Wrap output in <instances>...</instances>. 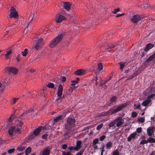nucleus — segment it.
<instances>
[{
    "label": "nucleus",
    "instance_id": "obj_47",
    "mask_svg": "<svg viewBox=\"0 0 155 155\" xmlns=\"http://www.w3.org/2000/svg\"><path fill=\"white\" fill-rule=\"evenodd\" d=\"M99 140L98 138H95L94 139L93 142V143L94 145H96L98 143Z\"/></svg>",
    "mask_w": 155,
    "mask_h": 155
},
{
    "label": "nucleus",
    "instance_id": "obj_13",
    "mask_svg": "<svg viewBox=\"0 0 155 155\" xmlns=\"http://www.w3.org/2000/svg\"><path fill=\"white\" fill-rule=\"evenodd\" d=\"M116 46V45L115 44L114 45L112 44H110L109 45L107 44L106 43H105L103 46L104 47V48L105 49L108 50V51H112L111 49L114 48Z\"/></svg>",
    "mask_w": 155,
    "mask_h": 155
},
{
    "label": "nucleus",
    "instance_id": "obj_9",
    "mask_svg": "<svg viewBox=\"0 0 155 155\" xmlns=\"http://www.w3.org/2000/svg\"><path fill=\"white\" fill-rule=\"evenodd\" d=\"M62 86L61 84H60L58 86V89L57 93V96L59 97L56 99V101H58L59 100H60V102L61 100L63 98V97H61V96L62 94Z\"/></svg>",
    "mask_w": 155,
    "mask_h": 155
},
{
    "label": "nucleus",
    "instance_id": "obj_50",
    "mask_svg": "<svg viewBox=\"0 0 155 155\" xmlns=\"http://www.w3.org/2000/svg\"><path fill=\"white\" fill-rule=\"evenodd\" d=\"M68 148L70 150H75L77 151V150H76L75 149V146H70L68 147Z\"/></svg>",
    "mask_w": 155,
    "mask_h": 155
},
{
    "label": "nucleus",
    "instance_id": "obj_48",
    "mask_svg": "<svg viewBox=\"0 0 155 155\" xmlns=\"http://www.w3.org/2000/svg\"><path fill=\"white\" fill-rule=\"evenodd\" d=\"M138 121L141 123H143L145 121V119L143 117H141L138 119Z\"/></svg>",
    "mask_w": 155,
    "mask_h": 155
},
{
    "label": "nucleus",
    "instance_id": "obj_55",
    "mask_svg": "<svg viewBox=\"0 0 155 155\" xmlns=\"http://www.w3.org/2000/svg\"><path fill=\"white\" fill-rule=\"evenodd\" d=\"M71 85L72 86H74L77 83V81H71Z\"/></svg>",
    "mask_w": 155,
    "mask_h": 155
},
{
    "label": "nucleus",
    "instance_id": "obj_25",
    "mask_svg": "<svg viewBox=\"0 0 155 155\" xmlns=\"http://www.w3.org/2000/svg\"><path fill=\"white\" fill-rule=\"evenodd\" d=\"M18 114L16 113V111L15 112L12 116L10 117L8 119V120L10 122H12L14 119L17 117Z\"/></svg>",
    "mask_w": 155,
    "mask_h": 155
},
{
    "label": "nucleus",
    "instance_id": "obj_6",
    "mask_svg": "<svg viewBox=\"0 0 155 155\" xmlns=\"http://www.w3.org/2000/svg\"><path fill=\"white\" fill-rule=\"evenodd\" d=\"M10 11L11 13L9 16L10 18H13L18 19V15L17 12L16 11L15 8L13 7H12L11 8Z\"/></svg>",
    "mask_w": 155,
    "mask_h": 155
},
{
    "label": "nucleus",
    "instance_id": "obj_34",
    "mask_svg": "<svg viewBox=\"0 0 155 155\" xmlns=\"http://www.w3.org/2000/svg\"><path fill=\"white\" fill-rule=\"evenodd\" d=\"M106 146L107 149H110L112 147V143L110 141L107 142L106 144Z\"/></svg>",
    "mask_w": 155,
    "mask_h": 155
},
{
    "label": "nucleus",
    "instance_id": "obj_49",
    "mask_svg": "<svg viewBox=\"0 0 155 155\" xmlns=\"http://www.w3.org/2000/svg\"><path fill=\"white\" fill-rule=\"evenodd\" d=\"M120 9L119 8L115 9L112 12L114 14H116L117 12L120 11Z\"/></svg>",
    "mask_w": 155,
    "mask_h": 155
},
{
    "label": "nucleus",
    "instance_id": "obj_43",
    "mask_svg": "<svg viewBox=\"0 0 155 155\" xmlns=\"http://www.w3.org/2000/svg\"><path fill=\"white\" fill-rule=\"evenodd\" d=\"M104 145L100 147V149L101 150V154L100 155H103V152L104 151Z\"/></svg>",
    "mask_w": 155,
    "mask_h": 155
},
{
    "label": "nucleus",
    "instance_id": "obj_31",
    "mask_svg": "<svg viewBox=\"0 0 155 155\" xmlns=\"http://www.w3.org/2000/svg\"><path fill=\"white\" fill-rule=\"evenodd\" d=\"M147 141L148 143H155V139L151 137H149L147 139Z\"/></svg>",
    "mask_w": 155,
    "mask_h": 155
},
{
    "label": "nucleus",
    "instance_id": "obj_37",
    "mask_svg": "<svg viewBox=\"0 0 155 155\" xmlns=\"http://www.w3.org/2000/svg\"><path fill=\"white\" fill-rule=\"evenodd\" d=\"M98 68L100 71L102 69L103 65L101 63H100L98 64Z\"/></svg>",
    "mask_w": 155,
    "mask_h": 155
},
{
    "label": "nucleus",
    "instance_id": "obj_18",
    "mask_svg": "<svg viewBox=\"0 0 155 155\" xmlns=\"http://www.w3.org/2000/svg\"><path fill=\"white\" fill-rule=\"evenodd\" d=\"M124 120L122 117H117L115 120V121L117 122L116 124V126L117 127L120 126L123 123Z\"/></svg>",
    "mask_w": 155,
    "mask_h": 155
},
{
    "label": "nucleus",
    "instance_id": "obj_58",
    "mask_svg": "<svg viewBox=\"0 0 155 155\" xmlns=\"http://www.w3.org/2000/svg\"><path fill=\"white\" fill-rule=\"evenodd\" d=\"M155 96V94H151V95H149L147 97L148 99H151L153 98Z\"/></svg>",
    "mask_w": 155,
    "mask_h": 155
},
{
    "label": "nucleus",
    "instance_id": "obj_5",
    "mask_svg": "<svg viewBox=\"0 0 155 155\" xmlns=\"http://www.w3.org/2000/svg\"><path fill=\"white\" fill-rule=\"evenodd\" d=\"M42 128V127L39 126L35 129L32 134L29 135V137L30 139H32L38 135Z\"/></svg>",
    "mask_w": 155,
    "mask_h": 155
},
{
    "label": "nucleus",
    "instance_id": "obj_10",
    "mask_svg": "<svg viewBox=\"0 0 155 155\" xmlns=\"http://www.w3.org/2000/svg\"><path fill=\"white\" fill-rule=\"evenodd\" d=\"M66 20L65 17L60 13L57 14L56 15V20L57 23H60Z\"/></svg>",
    "mask_w": 155,
    "mask_h": 155
},
{
    "label": "nucleus",
    "instance_id": "obj_45",
    "mask_svg": "<svg viewBox=\"0 0 155 155\" xmlns=\"http://www.w3.org/2000/svg\"><path fill=\"white\" fill-rule=\"evenodd\" d=\"M25 149V147L24 146H21L20 147H18L17 148V150H19V151H23Z\"/></svg>",
    "mask_w": 155,
    "mask_h": 155
},
{
    "label": "nucleus",
    "instance_id": "obj_41",
    "mask_svg": "<svg viewBox=\"0 0 155 155\" xmlns=\"http://www.w3.org/2000/svg\"><path fill=\"white\" fill-rule=\"evenodd\" d=\"M148 143L147 140H142L140 142V144H144Z\"/></svg>",
    "mask_w": 155,
    "mask_h": 155
},
{
    "label": "nucleus",
    "instance_id": "obj_8",
    "mask_svg": "<svg viewBox=\"0 0 155 155\" xmlns=\"http://www.w3.org/2000/svg\"><path fill=\"white\" fill-rule=\"evenodd\" d=\"M4 71L5 72H8L15 74L18 72V70L15 68L12 67L7 66L4 69Z\"/></svg>",
    "mask_w": 155,
    "mask_h": 155
},
{
    "label": "nucleus",
    "instance_id": "obj_14",
    "mask_svg": "<svg viewBox=\"0 0 155 155\" xmlns=\"http://www.w3.org/2000/svg\"><path fill=\"white\" fill-rule=\"evenodd\" d=\"M155 127L154 126L149 127L147 129V135L150 137H151L153 134Z\"/></svg>",
    "mask_w": 155,
    "mask_h": 155
},
{
    "label": "nucleus",
    "instance_id": "obj_20",
    "mask_svg": "<svg viewBox=\"0 0 155 155\" xmlns=\"http://www.w3.org/2000/svg\"><path fill=\"white\" fill-rule=\"evenodd\" d=\"M137 134L136 132H134L131 134L127 138V141L128 142H130L132 139H135Z\"/></svg>",
    "mask_w": 155,
    "mask_h": 155
},
{
    "label": "nucleus",
    "instance_id": "obj_32",
    "mask_svg": "<svg viewBox=\"0 0 155 155\" xmlns=\"http://www.w3.org/2000/svg\"><path fill=\"white\" fill-rule=\"evenodd\" d=\"M62 117L61 116H59L57 117H56L54 119V123L58 122V121L62 120Z\"/></svg>",
    "mask_w": 155,
    "mask_h": 155
},
{
    "label": "nucleus",
    "instance_id": "obj_19",
    "mask_svg": "<svg viewBox=\"0 0 155 155\" xmlns=\"http://www.w3.org/2000/svg\"><path fill=\"white\" fill-rule=\"evenodd\" d=\"M63 7L64 8L68 11L70 10L71 6V3L67 2H63Z\"/></svg>",
    "mask_w": 155,
    "mask_h": 155
},
{
    "label": "nucleus",
    "instance_id": "obj_52",
    "mask_svg": "<svg viewBox=\"0 0 155 155\" xmlns=\"http://www.w3.org/2000/svg\"><path fill=\"white\" fill-rule=\"evenodd\" d=\"M106 138V136L104 135H102L101 136L99 140L100 141H103Z\"/></svg>",
    "mask_w": 155,
    "mask_h": 155
},
{
    "label": "nucleus",
    "instance_id": "obj_40",
    "mask_svg": "<svg viewBox=\"0 0 155 155\" xmlns=\"http://www.w3.org/2000/svg\"><path fill=\"white\" fill-rule=\"evenodd\" d=\"M15 150V149L14 148L9 149L8 150V153L11 154L14 152Z\"/></svg>",
    "mask_w": 155,
    "mask_h": 155
},
{
    "label": "nucleus",
    "instance_id": "obj_36",
    "mask_svg": "<svg viewBox=\"0 0 155 155\" xmlns=\"http://www.w3.org/2000/svg\"><path fill=\"white\" fill-rule=\"evenodd\" d=\"M54 84L52 83H49L47 86V87L49 88H54Z\"/></svg>",
    "mask_w": 155,
    "mask_h": 155
},
{
    "label": "nucleus",
    "instance_id": "obj_23",
    "mask_svg": "<svg viewBox=\"0 0 155 155\" xmlns=\"http://www.w3.org/2000/svg\"><path fill=\"white\" fill-rule=\"evenodd\" d=\"M117 99L118 98L115 96H113L110 97V103L109 104V105H110L113 104L114 103L116 102Z\"/></svg>",
    "mask_w": 155,
    "mask_h": 155
},
{
    "label": "nucleus",
    "instance_id": "obj_4",
    "mask_svg": "<svg viewBox=\"0 0 155 155\" xmlns=\"http://www.w3.org/2000/svg\"><path fill=\"white\" fill-rule=\"evenodd\" d=\"M44 43L43 39L42 38H39L35 41V46L33 47L36 50H38L42 45H43Z\"/></svg>",
    "mask_w": 155,
    "mask_h": 155
},
{
    "label": "nucleus",
    "instance_id": "obj_56",
    "mask_svg": "<svg viewBox=\"0 0 155 155\" xmlns=\"http://www.w3.org/2000/svg\"><path fill=\"white\" fill-rule=\"evenodd\" d=\"M48 136V134H43L42 135L41 137L43 139H46L47 138Z\"/></svg>",
    "mask_w": 155,
    "mask_h": 155
},
{
    "label": "nucleus",
    "instance_id": "obj_61",
    "mask_svg": "<svg viewBox=\"0 0 155 155\" xmlns=\"http://www.w3.org/2000/svg\"><path fill=\"white\" fill-rule=\"evenodd\" d=\"M68 146L66 144H63L62 145V148L63 149H65Z\"/></svg>",
    "mask_w": 155,
    "mask_h": 155
},
{
    "label": "nucleus",
    "instance_id": "obj_33",
    "mask_svg": "<svg viewBox=\"0 0 155 155\" xmlns=\"http://www.w3.org/2000/svg\"><path fill=\"white\" fill-rule=\"evenodd\" d=\"M31 151V149L30 147H28L25 151V155H27L30 153Z\"/></svg>",
    "mask_w": 155,
    "mask_h": 155
},
{
    "label": "nucleus",
    "instance_id": "obj_46",
    "mask_svg": "<svg viewBox=\"0 0 155 155\" xmlns=\"http://www.w3.org/2000/svg\"><path fill=\"white\" fill-rule=\"evenodd\" d=\"M134 107H135L134 108L135 109H139L140 110V104L137 105L136 104H135L134 105Z\"/></svg>",
    "mask_w": 155,
    "mask_h": 155
},
{
    "label": "nucleus",
    "instance_id": "obj_57",
    "mask_svg": "<svg viewBox=\"0 0 155 155\" xmlns=\"http://www.w3.org/2000/svg\"><path fill=\"white\" fill-rule=\"evenodd\" d=\"M84 150L80 151V152L77 153L75 155H82L83 153Z\"/></svg>",
    "mask_w": 155,
    "mask_h": 155
},
{
    "label": "nucleus",
    "instance_id": "obj_62",
    "mask_svg": "<svg viewBox=\"0 0 155 155\" xmlns=\"http://www.w3.org/2000/svg\"><path fill=\"white\" fill-rule=\"evenodd\" d=\"M66 78L64 76L61 79L62 82H64L66 81Z\"/></svg>",
    "mask_w": 155,
    "mask_h": 155
},
{
    "label": "nucleus",
    "instance_id": "obj_17",
    "mask_svg": "<svg viewBox=\"0 0 155 155\" xmlns=\"http://www.w3.org/2000/svg\"><path fill=\"white\" fill-rule=\"evenodd\" d=\"M86 72V71L84 69H79L75 71L74 73L78 75H81L85 74Z\"/></svg>",
    "mask_w": 155,
    "mask_h": 155
},
{
    "label": "nucleus",
    "instance_id": "obj_3",
    "mask_svg": "<svg viewBox=\"0 0 155 155\" xmlns=\"http://www.w3.org/2000/svg\"><path fill=\"white\" fill-rule=\"evenodd\" d=\"M67 123L65 124V128L68 130H70L71 128L74 126L75 120L71 117L67 118Z\"/></svg>",
    "mask_w": 155,
    "mask_h": 155
},
{
    "label": "nucleus",
    "instance_id": "obj_22",
    "mask_svg": "<svg viewBox=\"0 0 155 155\" xmlns=\"http://www.w3.org/2000/svg\"><path fill=\"white\" fill-rule=\"evenodd\" d=\"M15 128V127L13 126H11L9 128L8 132L10 136H12L13 135Z\"/></svg>",
    "mask_w": 155,
    "mask_h": 155
},
{
    "label": "nucleus",
    "instance_id": "obj_64",
    "mask_svg": "<svg viewBox=\"0 0 155 155\" xmlns=\"http://www.w3.org/2000/svg\"><path fill=\"white\" fill-rule=\"evenodd\" d=\"M70 109H67L65 110V112L66 114L70 113Z\"/></svg>",
    "mask_w": 155,
    "mask_h": 155
},
{
    "label": "nucleus",
    "instance_id": "obj_35",
    "mask_svg": "<svg viewBox=\"0 0 155 155\" xmlns=\"http://www.w3.org/2000/svg\"><path fill=\"white\" fill-rule=\"evenodd\" d=\"M28 49L25 48L24 49V51L21 52L22 55L23 56H25L28 53L27 52Z\"/></svg>",
    "mask_w": 155,
    "mask_h": 155
},
{
    "label": "nucleus",
    "instance_id": "obj_27",
    "mask_svg": "<svg viewBox=\"0 0 155 155\" xmlns=\"http://www.w3.org/2000/svg\"><path fill=\"white\" fill-rule=\"evenodd\" d=\"M151 101L150 99H147L143 101L142 103V105L143 106H146L150 103Z\"/></svg>",
    "mask_w": 155,
    "mask_h": 155
},
{
    "label": "nucleus",
    "instance_id": "obj_44",
    "mask_svg": "<svg viewBox=\"0 0 155 155\" xmlns=\"http://www.w3.org/2000/svg\"><path fill=\"white\" fill-rule=\"evenodd\" d=\"M137 115V114L135 112H133L131 114V116L132 117H136Z\"/></svg>",
    "mask_w": 155,
    "mask_h": 155
},
{
    "label": "nucleus",
    "instance_id": "obj_7",
    "mask_svg": "<svg viewBox=\"0 0 155 155\" xmlns=\"http://www.w3.org/2000/svg\"><path fill=\"white\" fill-rule=\"evenodd\" d=\"M143 19V18L142 15H135L132 17L131 18V20L133 23H136L141 21Z\"/></svg>",
    "mask_w": 155,
    "mask_h": 155
},
{
    "label": "nucleus",
    "instance_id": "obj_39",
    "mask_svg": "<svg viewBox=\"0 0 155 155\" xmlns=\"http://www.w3.org/2000/svg\"><path fill=\"white\" fill-rule=\"evenodd\" d=\"M103 124H101L98 125L96 128L97 130H100L103 127Z\"/></svg>",
    "mask_w": 155,
    "mask_h": 155
},
{
    "label": "nucleus",
    "instance_id": "obj_29",
    "mask_svg": "<svg viewBox=\"0 0 155 155\" xmlns=\"http://www.w3.org/2000/svg\"><path fill=\"white\" fill-rule=\"evenodd\" d=\"M12 51L11 50H9L8 51H7L6 53L5 54V58L7 59H8L9 58L10 55L11 54Z\"/></svg>",
    "mask_w": 155,
    "mask_h": 155
},
{
    "label": "nucleus",
    "instance_id": "obj_28",
    "mask_svg": "<svg viewBox=\"0 0 155 155\" xmlns=\"http://www.w3.org/2000/svg\"><path fill=\"white\" fill-rule=\"evenodd\" d=\"M33 111V109H30V110H28V111H27V110L25 111L22 114H21L18 117L19 118V119H20V118H21V117L22 116L23 114H26L27 115L28 113H30L32 111Z\"/></svg>",
    "mask_w": 155,
    "mask_h": 155
},
{
    "label": "nucleus",
    "instance_id": "obj_15",
    "mask_svg": "<svg viewBox=\"0 0 155 155\" xmlns=\"http://www.w3.org/2000/svg\"><path fill=\"white\" fill-rule=\"evenodd\" d=\"M36 17V15L35 12H34V13H33L32 14L30 15L29 17V19L30 18H31L28 24V25L27 27L28 28H30L31 27V25L33 21V18H35Z\"/></svg>",
    "mask_w": 155,
    "mask_h": 155
},
{
    "label": "nucleus",
    "instance_id": "obj_60",
    "mask_svg": "<svg viewBox=\"0 0 155 155\" xmlns=\"http://www.w3.org/2000/svg\"><path fill=\"white\" fill-rule=\"evenodd\" d=\"M14 99V100H13V103L15 104V103L17 102V101L19 99V98H13Z\"/></svg>",
    "mask_w": 155,
    "mask_h": 155
},
{
    "label": "nucleus",
    "instance_id": "obj_51",
    "mask_svg": "<svg viewBox=\"0 0 155 155\" xmlns=\"http://www.w3.org/2000/svg\"><path fill=\"white\" fill-rule=\"evenodd\" d=\"M112 155H119V153L118 150H115L113 153Z\"/></svg>",
    "mask_w": 155,
    "mask_h": 155
},
{
    "label": "nucleus",
    "instance_id": "obj_11",
    "mask_svg": "<svg viewBox=\"0 0 155 155\" xmlns=\"http://www.w3.org/2000/svg\"><path fill=\"white\" fill-rule=\"evenodd\" d=\"M155 58V52L150 56L143 63V65L147 67L149 65L148 62L152 61Z\"/></svg>",
    "mask_w": 155,
    "mask_h": 155
},
{
    "label": "nucleus",
    "instance_id": "obj_12",
    "mask_svg": "<svg viewBox=\"0 0 155 155\" xmlns=\"http://www.w3.org/2000/svg\"><path fill=\"white\" fill-rule=\"evenodd\" d=\"M17 124H18V127H15V130H14V133L15 134H20L21 133L20 130L23 124V123L19 120H18Z\"/></svg>",
    "mask_w": 155,
    "mask_h": 155
},
{
    "label": "nucleus",
    "instance_id": "obj_54",
    "mask_svg": "<svg viewBox=\"0 0 155 155\" xmlns=\"http://www.w3.org/2000/svg\"><path fill=\"white\" fill-rule=\"evenodd\" d=\"M62 155H71V153L69 152H67L66 153L64 151H63Z\"/></svg>",
    "mask_w": 155,
    "mask_h": 155
},
{
    "label": "nucleus",
    "instance_id": "obj_2",
    "mask_svg": "<svg viewBox=\"0 0 155 155\" xmlns=\"http://www.w3.org/2000/svg\"><path fill=\"white\" fill-rule=\"evenodd\" d=\"M65 34V32L64 30L60 31L58 34V35L50 42L49 45V46L51 48L55 46L62 40Z\"/></svg>",
    "mask_w": 155,
    "mask_h": 155
},
{
    "label": "nucleus",
    "instance_id": "obj_53",
    "mask_svg": "<svg viewBox=\"0 0 155 155\" xmlns=\"http://www.w3.org/2000/svg\"><path fill=\"white\" fill-rule=\"evenodd\" d=\"M142 131V128L141 127H138L136 129V131L138 133H140Z\"/></svg>",
    "mask_w": 155,
    "mask_h": 155
},
{
    "label": "nucleus",
    "instance_id": "obj_30",
    "mask_svg": "<svg viewBox=\"0 0 155 155\" xmlns=\"http://www.w3.org/2000/svg\"><path fill=\"white\" fill-rule=\"evenodd\" d=\"M115 124V121H114L110 122L109 125V128H110L111 127H113L112 129H114L116 128V126H114Z\"/></svg>",
    "mask_w": 155,
    "mask_h": 155
},
{
    "label": "nucleus",
    "instance_id": "obj_59",
    "mask_svg": "<svg viewBox=\"0 0 155 155\" xmlns=\"http://www.w3.org/2000/svg\"><path fill=\"white\" fill-rule=\"evenodd\" d=\"M111 77H110L109 78H107L104 81V83L105 84L107 83L111 79Z\"/></svg>",
    "mask_w": 155,
    "mask_h": 155
},
{
    "label": "nucleus",
    "instance_id": "obj_38",
    "mask_svg": "<svg viewBox=\"0 0 155 155\" xmlns=\"http://www.w3.org/2000/svg\"><path fill=\"white\" fill-rule=\"evenodd\" d=\"M120 65V69L122 71L123 68L124 67L125 63L124 62H120L119 63Z\"/></svg>",
    "mask_w": 155,
    "mask_h": 155
},
{
    "label": "nucleus",
    "instance_id": "obj_26",
    "mask_svg": "<svg viewBox=\"0 0 155 155\" xmlns=\"http://www.w3.org/2000/svg\"><path fill=\"white\" fill-rule=\"evenodd\" d=\"M50 152V150L48 148H46L43 150L42 155H49Z\"/></svg>",
    "mask_w": 155,
    "mask_h": 155
},
{
    "label": "nucleus",
    "instance_id": "obj_1",
    "mask_svg": "<svg viewBox=\"0 0 155 155\" xmlns=\"http://www.w3.org/2000/svg\"><path fill=\"white\" fill-rule=\"evenodd\" d=\"M127 106L126 103H124L119 105L118 106H114L111 107L110 109L106 112H102L99 116L100 117L104 116L107 115H111L117 113L120 111L123 108Z\"/></svg>",
    "mask_w": 155,
    "mask_h": 155
},
{
    "label": "nucleus",
    "instance_id": "obj_24",
    "mask_svg": "<svg viewBox=\"0 0 155 155\" xmlns=\"http://www.w3.org/2000/svg\"><path fill=\"white\" fill-rule=\"evenodd\" d=\"M76 146H75V149L78 150L81 147V142L80 140H77L76 141Z\"/></svg>",
    "mask_w": 155,
    "mask_h": 155
},
{
    "label": "nucleus",
    "instance_id": "obj_21",
    "mask_svg": "<svg viewBox=\"0 0 155 155\" xmlns=\"http://www.w3.org/2000/svg\"><path fill=\"white\" fill-rule=\"evenodd\" d=\"M153 45L152 44L149 43L146 45L144 49V51H147L150 49H151L153 47Z\"/></svg>",
    "mask_w": 155,
    "mask_h": 155
},
{
    "label": "nucleus",
    "instance_id": "obj_16",
    "mask_svg": "<svg viewBox=\"0 0 155 155\" xmlns=\"http://www.w3.org/2000/svg\"><path fill=\"white\" fill-rule=\"evenodd\" d=\"M87 8L88 9L87 12L88 14H90L91 15V13L92 14L94 13L93 7L92 6L91 3V2H89V4H87Z\"/></svg>",
    "mask_w": 155,
    "mask_h": 155
},
{
    "label": "nucleus",
    "instance_id": "obj_63",
    "mask_svg": "<svg viewBox=\"0 0 155 155\" xmlns=\"http://www.w3.org/2000/svg\"><path fill=\"white\" fill-rule=\"evenodd\" d=\"M69 131H67L65 132L64 133V136H68L69 134Z\"/></svg>",
    "mask_w": 155,
    "mask_h": 155
},
{
    "label": "nucleus",
    "instance_id": "obj_42",
    "mask_svg": "<svg viewBox=\"0 0 155 155\" xmlns=\"http://www.w3.org/2000/svg\"><path fill=\"white\" fill-rule=\"evenodd\" d=\"M82 27L84 28H88L89 25H88V23L86 22L82 23Z\"/></svg>",
    "mask_w": 155,
    "mask_h": 155
}]
</instances>
